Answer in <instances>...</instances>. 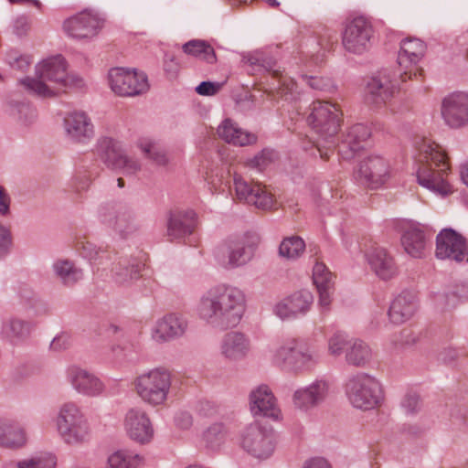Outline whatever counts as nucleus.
Returning a JSON list of instances; mask_svg holds the SVG:
<instances>
[{"instance_id":"obj_45","label":"nucleus","mask_w":468,"mask_h":468,"mask_svg":"<svg viewBox=\"0 0 468 468\" xmlns=\"http://www.w3.org/2000/svg\"><path fill=\"white\" fill-rule=\"evenodd\" d=\"M56 458L53 454L44 452L16 463V468H55Z\"/></svg>"},{"instance_id":"obj_34","label":"nucleus","mask_w":468,"mask_h":468,"mask_svg":"<svg viewBox=\"0 0 468 468\" xmlns=\"http://www.w3.org/2000/svg\"><path fill=\"white\" fill-rule=\"evenodd\" d=\"M87 419L80 407L75 402H66L59 407L56 417V429L59 435L70 428L74 423H79Z\"/></svg>"},{"instance_id":"obj_47","label":"nucleus","mask_w":468,"mask_h":468,"mask_svg":"<svg viewBox=\"0 0 468 468\" xmlns=\"http://www.w3.org/2000/svg\"><path fill=\"white\" fill-rule=\"evenodd\" d=\"M142 152L146 157L153 160L158 165L167 164V157L164 150L159 148L155 143L150 140H144L139 144Z\"/></svg>"},{"instance_id":"obj_16","label":"nucleus","mask_w":468,"mask_h":468,"mask_svg":"<svg viewBox=\"0 0 468 468\" xmlns=\"http://www.w3.org/2000/svg\"><path fill=\"white\" fill-rule=\"evenodd\" d=\"M123 428L127 436L139 444H147L154 439L152 420L148 413L140 407H133L126 411Z\"/></svg>"},{"instance_id":"obj_7","label":"nucleus","mask_w":468,"mask_h":468,"mask_svg":"<svg viewBox=\"0 0 468 468\" xmlns=\"http://www.w3.org/2000/svg\"><path fill=\"white\" fill-rule=\"evenodd\" d=\"M310 111L306 122L311 129L324 141L333 139L342 122V112L338 107L329 101H315Z\"/></svg>"},{"instance_id":"obj_10","label":"nucleus","mask_w":468,"mask_h":468,"mask_svg":"<svg viewBox=\"0 0 468 468\" xmlns=\"http://www.w3.org/2000/svg\"><path fill=\"white\" fill-rule=\"evenodd\" d=\"M373 36L374 29L370 21L357 16L346 24L342 34V43L347 52L361 55L371 48Z\"/></svg>"},{"instance_id":"obj_52","label":"nucleus","mask_w":468,"mask_h":468,"mask_svg":"<svg viewBox=\"0 0 468 468\" xmlns=\"http://www.w3.org/2000/svg\"><path fill=\"white\" fill-rule=\"evenodd\" d=\"M277 158L273 150L264 149L249 161V165L261 171Z\"/></svg>"},{"instance_id":"obj_57","label":"nucleus","mask_w":468,"mask_h":468,"mask_svg":"<svg viewBox=\"0 0 468 468\" xmlns=\"http://www.w3.org/2000/svg\"><path fill=\"white\" fill-rule=\"evenodd\" d=\"M458 301V297L454 293H438L434 298L435 303L443 309L454 307Z\"/></svg>"},{"instance_id":"obj_13","label":"nucleus","mask_w":468,"mask_h":468,"mask_svg":"<svg viewBox=\"0 0 468 468\" xmlns=\"http://www.w3.org/2000/svg\"><path fill=\"white\" fill-rule=\"evenodd\" d=\"M109 83L112 91L120 96H137L149 90L147 76L144 72L122 68L112 69L109 71Z\"/></svg>"},{"instance_id":"obj_59","label":"nucleus","mask_w":468,"mask_h":468,"mask_svg":"<svg viewBox=\"0 0 468 468\" xmlns=\"http://www.w3.org/2000/svg\"><path fill=\"white\" fill-rule=\"evenodd\" d=\"M71 345V338L67 334H60L54 337L50 343V349L56 352H59L69 348Z\"/></svg>"},{"instance_id":"obj_43","label":"nucleus","mask_w":468,"mask_h":468,"mask_svg":"<svg viewBox=\"0 0 468 468\" xmlns=\"http://www.w3.org/2000/svg\"><path fill=\"white\" fill-rule=\"evenodd\" d=\"M305 250V243L299 236L284 238L279 247V255L288 260L299 258Z\"/></svg>"},{"instance_id":"obj_4","label":"nucleus","mask_w":468,"mask_h":468,"mask_svg":"<svg viewBox=\"0 0 468 468\" xmlns=\"http://www.w3.org/2000/svg\"><path fill=\"white\" fill-rule=\"evenodd\" d=\"M132 387L145 404L151 407L163 406L171 390L172 373L162 367L144 370L133 378Z\"/></svg>"},{"instance_id":"obj_46","label":"nucleus","mask_w":468,"mask_h":468,"mask_svg":"<svg viewBox=\"0 0 468 468\" xmlns=\"http://www.w3.org/2000/svg\"><path fill=\"white\" fill-rule=\"evenodd\" d=\"M333 274L323 262H315L313 269V280L316 288H333Z\"/></svg>"},{"instance_id":"obj_37","label":"nucleus","mask_w":468,"mask_h":468,"mask_svg":"<svg viewBox=\"0 0 468 468\" xmlns=\"http://www.w3.org/2000/svg\"><path fill=\"white\" fill-rule=\"evenodd\" d=\"M371 359L372 350L367 343L361 340H354L350 343L346 352V361L347 364L355 367H364Z\"/></svg>"},{"instance_id":"obj_58","label":"nucleus","mask_w":468,"mask_h":468,"mask_svg":"<svg viewBox=\"0 0 468 468\" xmlns=\"http://www.w3.org/2000/svg\"><path fill=\"white\" fill-rule=\"evenodd\" d=\"M402 408L407 413H414L420 408V397L416 393H408L402 400Z\"/></svg>"},{"instance_id":"obj_20","label":"nucleus","mask_w":468,"mask_h":468,"mask_svg":"<svg viewBox=\"0 0 468 468\" xmlns=\"http://www.w3.org/2000/svg\"><path fill=\"white\" fill-rule=\"evenodd\" d=\"M63 128L66 137L74 143H86L94 135V125L84 111L75 110L66 113Z\"/></svg>"},{"instance_id":"obj_8","label":"nucleus","mask_w":468,"mask_h":468,"mask_svg":"<svg viewBox=\"0 0 468 468\" xmlns=\"http://www.w3.org/2000/svg\"><path fill=\"white\" fill-rule=\"evenodd\" d=\"M432 237V229L420 222L404 221L400 225V244L411 258L425 257L431 247Z\"/></svg>"},{"instance_id":"obj_5","label":"nucleus","mask_w":468,"mask_h":468,"mask_svg":"<svg viewBox=\"0 0 468 468\" xmlns=\"http://www.w3.org/2000/svg\"><path fill=\"white\" fill-rule=\"evenodd\" d=\"M346 395L354 408L362 410L376 409L384 399L379 380L366 373L356 374L346 381Z\"/></svg>"},{"instance_id":"obj_54","label":"nucleus","mask_w":468,"mask_h":468,"mask_svg":"<svg viewBox=\"0 0 468 468\" xmlns=\"http://www.w3.org/2000/svg\"><path fill=\"white\" fill-rule=\"evenodd\" d=\"M303 81L313 90L331 91L334 84L331 79L318 76H303Z\"/></svg>"},{"instance_id":"obj_28","label":"nucleus","mask_w":468,"mask_h":468,"mask_svg":"<svg viewBox=\"0 0 468 468\" xmlns=\"http://www.w3.org/2000/svg\"><path fill=\"white\" fill-rule=\"evenodd\" d=\"M250 409L253 415H262L279 419L281 410L271 390L267 386H260L250 395Z\"/></svg>"},{"instance_id":"obj_56","label":"nucleus","mask_w":468,"mask_h":468,"mask_svg":"<svg viewBox=\"0 0 468 468\" xmlns=\"http://www.w3.org/2000/svg\"><path fill=\"white\" fill-rule=\"evenodd\" d=\"M261 236L256 232H248L244 234L240 241H239L243 248L250 250L254 255L255 250L261 243Z\"/></svg>"},{"instance_id":"obj_48","label":"nucleus","mask_w":468,"mask_h":468,"mask_svg":"<svg viewBox=\"0 0 468 468\" xmlns=\"http://www.w3.org/2000/svg\"><path fill=\"white\" fill-rule=\"evenodd\" d=\"M350 343L345 334L340 332L333 334L327 341L328 355L334 357L340 356L345 350L346 351Z\"/></svg>"},{"instance_id":"obj_35","label":"nucleus","mask_w":468,"mask_h":468,"mask_svg":"<svg viewBox=\"0 0 468 468\" xmlns=\"http://www.w3.org/2000/svg\"><path fill=\"white\" fill-rule=\"evenodd\" d=\"M58 436L69 446H79L88 442L91 436V429L88 419L74 423Z\"/></svg>"},{"instance_id":"obj_53","label":"nucleus","mask_w":468,"mask_h":468,"mask_svg":"<svg viewBox=\"0 0 468 468\" xmlns=\"http://www.w3.org/2000/svg\"><path fill=\"white\" fill-rule=\"evenodd\" d=\"M6 61L12 69L25 71L32 63L30 56L22 55L16 50H10L6 54Z\"/></svg>"},{"instance_id":"obj_33","label":"nucleus","mask_w":468,"mask_h":468,"mask_svg":"<svg viewBox=\"0 0 468 468\" xmlns=\"http://www.w3.org/2000/svg\"><path fill=\"white\" fill-rule=\"evenodd\" d=\"M416 310V297L412 292H403L392 302L388 317L391 323L399 324L409 320Z\"/></svg>"},{"instance_id":"obj_29","label":"nucleus","mask_w":468,"mask_h":468,"mask_svg":"<svg viewBox=\"0 0 468 468\" xmlns=\"http://www.w3.org/2000/svg\"><path fill=\"white\" fill-rule=\"evenodd\" d=\"M220 355L229 361L244 359L251 351V343L248 335L240 332L226 334L220 343Z\"/></svg>"},{"instance_id":"obj_11","label":"nucleus","mask_w":468,"mask_h":468,"mask_svg":"<svg viewBox=\"0 0 468 468\" xmlns=\"http://www.w3.org/2000/svg\"><path fill=\"white\" fill-rule=\"evenodd\" d=\"M247 62L250 66H257L262 68L264 70L272 74L277 79V85L275 90L279 96L285 101H294L297 98V85L292 79L283 75L280 67L277 66L276 61L266 53L261 50L254 51L246 57Z\"/></svg>"},{"instance_id":"obj_61","label":"nucleus","mask_w":468,"mask_h":468,"mask_svg":"<svg viewBox=\"0 0 468 468\" xmlns=\"http://www.w3.org/2000/svg\"><path fill=\"white\" fill-rule=\"evenodd\" d=\"M175 421L176 425L181 430H188L193 425V418L186 411L177 413Z\"/></svg>"},{"instance_id":"obj_9","label":"nucleus","mask_w":468,"mask_h":468,"mask_svg":"<svg viewBox=\"0 0 468 468\" xmlns=\"http://www.w3.org/2000/svg\"><path fill=\"white\" fill-rule=\"evenodd\" d=\"M238 443L248 454L259 460L268 459L275 450L272 434L257 423H251L240 431Z\"/></svg>"},{"instance_id":"obj_41","label":"nucleus","mask_w":468,"mask_h":468,"mask_svg":"<svg viewBox=\"0 0 468 468\" xmlns=\"http://www.w3.org/2000/svg\"><path fill=\"white\" fill-rule=\"evenodd\" d=\"M9 112L16 121L24 126H29L37 120L36 109L27 101H11Z\"/></svg>"},{"instance_id":"obj_18","label":"nucleus","mask_w":468,"mask_h":468,"mask_svg":"<svg viewBox=\"0 0 468 468\" xmlns=\"http://www.w3.org/2000/svg\"><path fill=\"white\" fill-rule=\"evenodd\" d=\"M313 303L314 296L309 290L295 291L274 304L273 314L282 320L294 319L305 314Z\"/></svg>"},{"instance_id":"obj_55","label":"nucleus","mask_w":468,"mask_h":468,"mask_svg":"<svg viewBox=\"0 0 468 468\" xmlns=\"http://www.w3.org/2000/svg\"><path fill=\"white\" fill-rule=\"evenodd\" d=\"M222 87V82L202 81L196 87V91L202 96H213L216 95Z\"/></svg>"},{"instance_id":"obj_17","label":"nucleus","mask_w":468,"mask_h":468,"mask_svg":"<svg viewBox=\"0 0 468 468\" xmlns=\"http://www.w3.org/2000/svg\"><path fill=\"white\" fill-rule=\"evenodd\" d=\"M66 377L68 382L79 394L95 398L105 393L106 386L102 379L86 368L70 366L66 371Z\"/></svg>"},{"instance_id":"obj_22","label":"nucleus","mask_w":468,"mask_h":468,"mask_svg":"<svg viewBox=\"0 0 468 468\" xmlns=\"http://www.w3.org/2000/svg\"><path fill=\"white\" fill-rule=\"evenodd\" d=\"M187 327L185 318L178 314H167L156 320L151 328V338L157 344H165L182 336Z\"/></svg>"},{"instance_id":"obj_24","label":"nucleus","mask_w":468,"mask_h":468,"mask_svg":"<svg viewBox=\"0 0 468 468\" xmlns=\"http://www.w3.org/2000/svg\"><path fill=\"white\" fill-rule=\"evenodd\" d=\"M441 115L452 128L468 124V94L455 92L446 97L442 101Z\"/></svg>"},{"instance_id":"obj_21","label":"nucleus","mask_w":468,"mask_h":468,"mask_svg":"<svg viewBox=\"0 0 468 468\" xmlns=\"http://www.w3.org/2000/svg\"><path fill=\"white\" fill-rule=\"evenodd\" d=\"M103 26V19L96 13L82 11L69 18L63 25L65 31L75 38H88L96 36Z\"/></svg>"},{"instance_id":"obj_62","label":"nucleus","mask_w":468,"mask_h":468,"mask_svg":"<svg viewBox=\"0 0 468 468\" xmlns=\"http://www.w3.org/2000/svg\"><path fill=\"white\" fill-rule=\"evenodd\" d=\"M93 176L87 171H79L75 176L76 187L79 190L86 189L91 182Z\"/></svg>"},{"instance_id":"obj_25","label":"nucleus","mask_w":468,"mask_h":468,"mask_svg":"<svg viewBox=\"0 0 468 468\" xmlns=\"http://www.w3.org/2000/svg\"><path fill=\"white\" fill-rule=\"evenodd\" d=\"M365 255L372 271L380 279L390 280L398 274L399 268L395 259L387 249L372 244Z\"/></svg>"},{"instance_id":"obj_50","label":"nucleus","mask_w":468,"mask_h":468,"mask_svg":"<svg viewBox=\"0 0 468 468\" xmlns=\"http://www.w3.org/2000/svg\"><path fill=\"white\" fill-rule=\"evenodd\" d=\"M253 255L250 251L247 250L239 242H238L231 248L229 256V264L231 267L244 265L250 261Z\"/></svg>"},{"instance_id":"obj_23","label":"nucleus","mask_w":468,"mask_h":468,"mask_svg":"<svg viewBox=\"0 0 468 468\" xmlns=\"http://www.w3.org/2000/svg\"><path fill=\"white\" fill-rule=\"evenodd\" d=\"M436 256L462 261L468 255L464 239L452 229H442L436 238Z\"/></svg>"},{"instance_id":"obj_30","label":"nucleus","mask_w":468,"mask_h":468,"mask_svg":"<svg viewBox=\"0 0 468 468\" xmlns=\"http://www.w3.org/2000/svg\"><path fill=\"white\" fill-rule=\"evenodd\" d=\"M197 227L195 211L189 207L172 210L168 220V235L175 239L192 234Z\"/></svg>"},{"instance_id":"obj_2","label":"nucleus","mask_w":468,"mask_h":468,"mask_svg":"<svg viewBox=\"0 0 468 468\" xmlns=\"http://www.w3.org/2000/svg\"><path fill=\"white\" fill-rule=\"evenodd\" d=\"M19 84L31 95L50 98L58 94V90L52 84L81 88L83 80L77 76L68 75L66 60L58 55L37 64L35 76L19 80Z\"/></svg>"},{"instance_id":"obj_38","label":"nucleus","mask_w":468,"mask_h":468,"mask_svg":"<svg viewBox=\"0 0 468 468\" xmlns=\"http://www.w3.org/2000/svg\"><path fill=\"white\" fill-rule=\"evenodd\" d=\"M143 457L127 450H118L109 454L105 468H136Z\"/></svg>"},{"instance_id":"obj_6","label":"nucleus","mask_w":468,"mask_h":468,"mask_svg":"<svg viewBox=\"0 0 468 468\" xmlns=\"http://www.w3.org/2000/svg\"><path fill=\"white\" fill-rule=\"evenodd\" d=\"M318 359L317 353L297 339H289L280 346L274 355L273 362L294 372H303L313 367Z\"/></svg>"},{"instance_id":"obj_39","label":"nucleus","mask_w":468,"mask_h":468,"mask_svg":"<svg viewBox=\"0 0 468 468\" xmlns=\"http://www.w3.org/2000/svg\"><path fill=\"white\" fill-rule=\"evenodd\" d=\"M27 441L22 428L7 422H0V445L5 447H21Z\"/></svg>"},{"instance_id":"obj_64","label":"nucleus","mask_w":468,"mask_h":468,"mask_svg":"<svg viewBox=\"0 0 468 468\" xmlns=\"http://www.w3.org/2000/svg\"><path fill=\"white\" fill-rule=\"evenodd\" d=\"M319 306L324 310H328L332 302V288H318Z\"/></svg>"},{"instance_id":"obj_36","label":"nucleus","mask_w":468,"mask_h":468,"mask_svg":"<svg viewBox=\"0 0 468 468\" xmlns=\"http://www.w3.org/2000/svg\"><path fill=\"white\" fill-rule=\"evenodd\" d=\"M141 266L127 258H122L114 263L112 272L116 282L127 284L139 278Z\"/></svg>"},{"instance_id":"obj_26","label":"nucleus","mask_w":468,"mask_h":468,"mask_svg":"<svg viewBox=\"0 0 468 468\" xmlns=\"http://www.w3.org/2000/svg\"><path fill=\"white\" fill-rule=\"evenodd\" d=\"M233 188L239 201L247 205H273L277 200L274 196L260 185H249L241 176L235 175Z\"/></svg>"},{"instance_id":"obj_44","label":"nucleus","mask_w":468,"mask_h":468,"mask_svg":"<svg viewBox=\"0 0 468 468\" xmlns=\"http://www.w3.org/2000/svg\"><path fill=\"white\" fill-rule=\"evenodd\" d=\"M227 434V428L222 423H214L204 432L203 441L207 447L216 450L225 443Z\"/></svg>"},{"instance_id":"obj_49","label":"nucleus","mask_w":468,"mask_h":468,"mask_svg":"<svg viewBox=\"0 0 468 468\" xmlns=\"http://www.w3.org/2000/svg\"><path fill=\"white\" fill-rule=\"evenodd\" d=\"M29 324L18 319H11L4 325V333L11 338L24 337L29 334Z\"/></svg>"},{"instance_id":"obj_1","label":"nucleus","mask_w":468,"mask_h":468,"mask_svg":"<svg viewBox=\"0 0 468 468\" xmlns=\"http://www.w3.org/2000/svg\"><path fill=\"white\" fill-rule=\"evenodd\" d=\"M246 311V295L238 287L220 283L205 291L197 304L200 319L214 328L226 330L241 321Z\"/></svg>"},{"instance_id":"obj_42","label":"nucleus","mask_w":468,"mask_h":468,"mask_svg":"<svg viewBox=\"0 0 468 468\" xmlns=\"http://www.w3.org/2000/svg\"><path fill=\"white\" fill-rule=\"evenodd\" d=\"M53 269L57 276L67 285H72L82 278V271L68 260H58Z\"/></svg>"},{"instance_id":"obj_63","label":"nucleus","mask_w":468,"mask_h":468,"mask_svg":"<svg viewBox=\"0 0 468 468\" xmlns=\"http://www.w3.org/2000/svg\"><path fill=\"white\" fill-rule=\"evenodd\" d=\"M28 29H29V22L27 17L20 16L15 20L14 26H13V30L16 36L22 37V36L26 35L27 32L28 31Z\"/></svg>"},{"instance_id":"obj_15","label":"nucleus","mask_w":468,"mask_h":468,"mask_svg":"<svg viewBox=\"0 0 468 468\" xmlns=\"http://www.w3.org/2000/svg\"><path fill=\"white\" fill-rule=\"evenodd\" d=\"M426 45L419 38H405L401 41L398 55V63L400 68L399 78L402 81L421 75L422 69L418 63L423 58Z\"/></svg>"},{"instance_id":"obj_12","label":"nucleus","mask_w":468,"mask_h":468,"mask_svg":"<svg viewBox=\"0 0 468 468\" xmlns=\"http://www.w3.org/2000/svg\"><path fill=\"white\" fill-rule=\"evenodd\" d=\"M97 151L108 167L122 170L123 175H134L141 170L139 161L126 155L121 145L112 138L104 137L99 140Z\"/></svg>"},{"instance_id":"obj_32","label":"nucleus","mask_w":468,"mask_h":468,"mask_svg":"<svg viewBox=\"0 0 468 468\" xmlns=\"http://www.w3.org/2000/svg\"><path fill=\"white\" fill-rule=\"evenodd\" d=\"M218 135L234 145L245 146L256 142V135L241 129L231 119H225L218 127Z\"/></svg>"},{"instance_id":"obj_60","label":"nucleus","mask_w":468,"mask_h":468,"mask_svg":"<svg viewBox=\"0 0 468 468\" xmlns=\"http://www.w3.org/2000/svg\"><path fill=\"white\" fill-rule=\"evenodd\" d=\"M11 234L7 228L0 226V257L5 255L11 247Z\"/></svg>"},{"instance_id":"obj_19","label":"nucleus","mask_w":468,"mask_h":468,"mask_svg":"<svg viewBox=\"0 0 468 468\" xmlns=\"http://www.w3.org/2000/svg\"><path fill=\"white\" fill-rule=\"evenodd\" d=\"M389 176L388 164L378 155L368 156L360 162L355 172V178L362 185L378 188L388 180Z\"/></svg>"},{"instance_id":"obj_31","label":"nucleus","mask_w":468,"mask_h":468,"mask_svg":"<svg viewBox=\"0 0 468 468\" xmlns=\"http://www.w3.org/2000/svg\"><path fill=\"white\" fill-rule=\"evenodd\" d=\"M371 135L370 128L364 123L351 126L342 142L338 144V154L346 160L351 159L356 153L363 148L365 143Z\"/></svg>"},{"instance_id":"obj_3","label":"nucleus","mask_w":468,"mask_h":468,"mask_svg":"<svg viewBox=\"0 0 468 468\" xmlns=\"http://www.w3.org/2000/svg\"><path fill=\"white\" fill-rule=\"evenodd\" d=\"M418 150L419 184L441 196L451 193V186L444 179L450 165L441 146L429 139H422Z\"/></svg>"},{"instance_id":"obj_51","label":"nucleus","mask_w":468,"mask_h":468,"mask_svg":"<svg viewBox=\"0 0 468 468\" xmlns=\"http://www.w3.org/2000/svg\"><path fill=\"white\" fill-rule=\"evenodd\" d=\"M76 250L80 252V254L90 260H97L99 259L100 253L104 252L101 249L97 248L94 243L90 241L87 238L83 237L77 240Z\"/></svg>"},{"instance_id":"obj_14","label":"nucleus","mask_w":468,"mask_h":468,"mask_svg":"<svg viewBox=\"0 0 468 468\" xmlns=\"http://www.w3.org/2000/svg\"><path fill=\"white\" fill-rule=\"evenodd\" d=\"M398 90V75L390 70L384 69L367 81L365 98L368 104L380 107L386 104Z\"/></svg>"},{"instance_id":"obj_40","label":"nucleus","mask_w":468,"mask_h":468,"mask_svg":"<svg viewBox=\"0 0 468 468\" xmlns=\"http://www.w3.org/2000/svg\"><path fill=\"white\" fill-rule=\"evenodd\" d=\"M182 48L186 54L199 58L208 64H214L217 61L214 48L204 40H190L185 43Z\"/></svg>"},{"instance_id":"obj_27","label":"nucleus","mask_w":468,"mask_h":468,"mask_svg":"<svg viewBox=\"0 0 468 468\" xmlns=\"http://www.w3.org/2000/svg\"><path fill=\"white\" fill-rule=\"evenodd\" d=\"M328 392V383L324 380H316L294 391L293 405L303 410H311L321 404L326 399Z\"/></svg>"}]
</instances>
